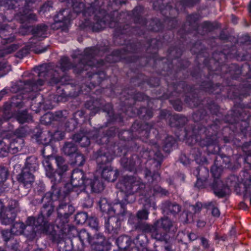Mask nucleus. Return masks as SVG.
I'll return each mask as SVG.
<instances>
[{"label": "nucleus", "mask_w": 251, "mask_h": 251, "mask_svg": "<svg viewBox=\"0 0 251 251\" xmlns=\"http://www.w3.org/2000/svg\"><path fill=\"white\" fill-rule=\"evenodd\" d=\"M213 63L217 82L224 87V95L216 98L222 100L226 98L242 100L251 92V56L247 52H241L235 46L230 50L224 49L212 53L210 61Z\"/></svg>", "instance_id": "1"}, {"label": "nucleus", "mask_w": 251, "mask_h": 251, "mask_svg": "<svg viewBox=\"0 0 251 251\" xmlns=\"http://www.w3.org/2000/svg\"><path fill=\"white\" fill-rule=\"evenodd\" d=\"M58 68L63 73L73 69V73L80 82L77 83L72 79L68 75L60 76L56 71H49L43 65L36 66L34 71L37 73L39 78H35L25 80L21 81L22 87L17 89L16 92L20 94H27V98H30V93L33 91H39L45 84V80L50 77L48 82V85L56 88V94L53 95V101L56 102H63L68 100L69 97H77L80 94H90L92 88L90 84L88 85V81L85 79V74L83 69L79 62L77 64L72 63L70 58L63 56L58 62Z\"/></svg>", "instance_id": "2"}, {"label": "nucleus", "mask_w": 251, "mask_h": 251, "mask_svg": "<svg viewBox=\"0 0 251 251\" xmlns=\"http://www.w3.org/2000/svg\"><path fill=\"white\" fill-rule=\"evenodd\" d=\"M117 132L121 148L126 149L121 159V164L126 170H136L141 165L143 159H149L158 168L163 160L164 156L160 151H154L153 147L158 148L161 138L159 131L149 123L136 120L129 130H119Z\"/></svg>", "instance_id": "3"}, {"label": "nucleus", "mask_w": 251, "mask_h": 251, "mask_svg": "<svg viewBox=\"0 0 251 251\" xmlns=\"http://www.w3.org/2000/svg\"><path fill=\"white\" fill-rule=\"evenodd\" d=\"M195 122H201V125L188 131L185 129V137L187 143L190 146L197 145L202 148L206 147L207 154L214 155V158L222 161L227 169H235L231 162V157L234 154L233 149L225 145L220 147L218 143L224 140V134L228 136L227 132L224 131L225 127H230L227 122H225L224 115L218 111L216 114L210 116L204 109H200L193 115Z\"/></svg>", "instance_id": "4"}, {"label": "nucleus", "mask_w": 251, "mask_h": 251, "mask_svg": "<svg viewBox=\"0 0 251 251\" xmlns=\"http://www.w3.org/2000/svg\"><path fill=\"white\" fill-rule=\"evenodd\" d=\"M189 32L185 24L179 28L174 44L167 50L166 57L159 56L158 50L163 44L161 39H146V52L139 55L142 70L150 68L152 74L151 77L158 78L160 82L162 75H168L175 78L180 75L181 70L187 69L191 64L188 59L179 58L185 50L186 35Z\"/></svg>", "instance_id": "5"}, {"label": "nucleus", "mask_w": 251, "mask_h": 251, "mask_svg": "<svg viewBox=\"0 0 251 251\" xmlns=\"http://www.w3.org/2000/svg\"><path fill=\"white\" fill-rule=\"evenodd\" d=\"M184 71L185 70H181V74L175 78L168 75L161 76V79L164 80L166 87H162L156 91L157 99L160 100L169 99L170 103L174 109L180 112L182 110L183 103L179 97L183 92L184 101L188 107H199V108L193 113L192 118L194 114L201 109H204L207 114L211 117L218 113L220 111V106L213 100L210 97H206L201 100L195 86L189 84L183 80L187 78V75L184 73Z\"/></svg>", "instance_id": "6"}, {"label": "nucleus", "mask_w": 251, "mask_h": 251, "mask_svg": "<svg viewBox=\"0 0 251 251\" xmlns=\"http://www.w3.org/2000/svg\"><path fill=\"white\" fill-rule=\"evenodd\" d=\"M193 54L196 55V62L198 64L193 66L190 70L191 76L195 79L199 86V90L215 95V98L224 95L222 92L224 87L215 79V71L210 69V66L215 68L213 63H211V50L205 47L201 41L198 40L190 49Z\"/></svg>", "instance_id": "7"}, {"label": "nucleus", "mask_w": 251, "mask_h": 251, "mask_svg": "<svg viewBox=\"0 0 251 251\" xmlns=\"http://www.w3.org/2000/svg\"><path fill=\"white\" fill-rule=\"evenodd\" d=\"M244 108L243 103H235L232 109L224 115L225 122H227L230 127H225L224 131L227 132L228 136L224 134L223 138L226 143L231 141L233 145L241 148L248 156L251 152V126L248 121L249 115Z\"/></svg>", "instance_id": "8"}, {"label": "nucleus", "mask_w": 251, "mask_h": 251, "mask_svg": "<svg viewBox=\"0 0 251 251\" xmlns=\"http://www.w3.org/2000/svg\"><path fill=\"white\" fill-rule=\"evenodd\" d=\"M54 160L57 167L56 170L52 166L49 159L47 158L43 162L46 176L50 181L52 185L51 190L46 193L42 197L43 205L38 214L39 215L50 221H53L55 217L54 202L67 196H64L63 187L60 188L58 184L60 183L68 170V165L62 156H57Z\"/></svg>", "instance_id": "9"}, {"label": "nucleus", "mask_w": 251, "mask_h": 251, "mask_svg": "<svg viewBox=\"0 0 251 251\" xmlns=\"http://www.w3.org/2000/svg\"><path fill=\"white\" fill-rule=\"evenodd\" d=\"M109 91V97H118L122 100V106L130 117L138 116L143 120H148L153 117L154 99L144 93L136 92L134 88L125 87L119 93L116 86L110 84L106 88L102 87L100 93Z\"/></svg>", "instance_id": "10"}, {"label": "nucleus", "mask_w": 251, "mask_h": 251, "mask_svg": "<svg viewBox=\"0 0 251 251\" xmlns=\"http://www.w3.org/2000/svg\"><path fill=\"white\" fill-rule=\"evenodd\" d=\"M127 51V49L124 48L115 49L110 54L106 55L104 59L97 60V65L101 67L102 70H104L106 63L123 62L129 66L130 72L133 74L129 80L131 85L140 87L142 90L145 88L146 85L151 88L158 87L160 85V79L158 78L149 77L142 73L143 70L140 66L139 55L126 56Z\"/></svg>", "instance_id": "11"}, {"label": "nucleus", "mask_w": 251, "mask_h": 251, "mask_svg": "<svg viewBox=\"0 0 251 251\" xmlns=\"http://www.w3.org/2000/svg\"><path fill=\"white\" fill-rule=\"evenodd\" d=\"M109 51L108 46H92L84 49L82 53L77 54L74 53L71 56L73 59H78V62L83 69L85 79L90 81L91 87L100 86L106 79L107 75L101 67H99L97 62L93 66L92 59L96 56L101 55Z\"/></svg>", "instance_id": "12"}, {"label": "nucleus", "mask_w": 251, "mask_h": 251, "mask_svg": "<svg viewBox=\"0 0 251 251\" xmlns=\"http://www.w3.org/2000/svg\"><path fill=\"white\" fill-rule=\"evenodd\" d=\"M33 0H25L21 5L17 0H8L4 3L5 7L8 9H13L17 12V19L22 24L20 27V32L23 34H26L29 31H31L34 38L44 39L46 37L48 26L45 24H40L35 27L31 25L32 22L37 21L36 14L30 13L32 10L33 7L30 5V3Z\"/></svg>", "instance_id": "13"}, {"label": "nucleus", "mask_w": 251, "mask_h": 251, "mask_svg": "<svg viewBox=\"0 0 251 251\" xmlns=\"http://www.w3.org/2000/svg\"><path fill=\"white\" fill-rule=\"evenodd\" d=\"M26 222L28 224L27 228L31 229L30 232L26 231V235L29 241L34 240L38 234L45 235L52 243L59 245L65 242L62 229H60L58 223L42 217L30 216L27 218Z\"/></svg>", "instance_id": "14"}, {"label": "nucleus", "mask_w": 251, "mask_h": 251, "mask_svg": "<svg viewBox=\"0 0 251 251\" xmlns=\"http://www.w3.org/2000/svg\"><path fill=\"white\" fill-rule=\"evenodd\" d=\"M128 224L137 230L144 233H150L152 239L156 241H167L168 233L176 230L173 221L169 218L163 216L154 221L152 224L139 222L136 216L129 213Z\"/></svg>", "instance_id": "15"}, {"label": "nucleus", "mask_w": 251, "mask_h": 251, "mask_svg": "<svg viewBox=\"0 0 251 251\" xmlns=\"http://www.w3.org/2000/svg\"><path fill=\"white\" fill-rule=\"evenodd\" d=\"M119 109L115 112L113 104L110 102H106L102 97L101 95L95 94L91 96L89 100H86L84 103L86 109L90 110V117H94L97 114L101 111L106 113L107 122L110 124H124V119L126 116L130 117L128 113L123 109L122 100H120Z\"/></svg>", "instance_id": "16"}, {"label": "nucleus", "mask_w": 251, "mask_h": 251, "mask_svg": "<svg viewBox=\"0 0 251 251\" xmlns=\"http://www.w3.org/2000/svg\"><path fill=\"white\" fill-rule=\"evenodd\" d=\"M154 10L159 11L165 17V22L169 29L178 25L177 16L180 10L191 7L200 3L201 0H149Z\"/></svg>", "instance_id": "17"}, {"label": "nucleus", "mask_w": 251, "mask_h": 251, "mask_svg": "<svg viewBox=\"0 0 251 251\" xmlns=\"http://www.w3.org/2000/svg\"><path fill=\"white\" fill-rule=\"evenodd\" d=\"M78 187L89 190L92 193H99L103 190L104 185L103 181L93 173L74 169L71 175V182L64 184V196H68L74 189Z\"/></svg>", "instance_id": "18"}, {"label": "nucleus", "mask_w": 251, "mask_h": 251, "mask_svg": "<svg viewBox=\"0 0 251 251\" xmlns=\"http://www.w3.org/2000/svg\"><path fill=\"white\" fill-rule=\"evenodd\" d=\"M145 163L147 165L151 164V167L150 169L146 168L144 170L145 178L147 180V184H145L146 195L142 196L144 197L145 202H148L150 206H155V203L154 201L155 196H166L168 192L157 184L160 180V175L157 171L161 166L157 168L153 162L149 163V159L146 160Z\"/></svg>", "instance_id": "19"}, {"label": "nucleus", "mask_w": 251, "mask_h": 251, "mask_svg": "<svg viewBox=\"0 0 251 251\" xmlns=\"http://www.w3.org/2000/svg\"><path fill=\"white\" fill-rule=\"evenodd\" d=\"M145 13V7L141 5H137L131 11H126L119 12L117 10L116 17L119 23L122 26H126V25L129 27L131 31H127L124 34L128 35H143L145 32L140 27L137 26H132L130 25V21L132 20L135 24L139 25L143 27L148 24V19L143 16Z\"/></svg>", "instance_id": "20"}, {"label": "nucleus", "mask_w": 251, "mask_h": 251, "mask_svg": "<svg viewBox=\"0 0 251 251\" xmlns=\"http://www.w3.org/2000/svg\"><path fill=\"white\" fill-rule=\"evenodd\" d=\"M118 131V129L116 126L110 127L102 132L98 129L94 130L95 141L98 145L104 147V149L101 147L99 150L109 152L113 156H122L126 149L120 148V144L114 141Z\"/></svg>", "instance_id": "21"}, {"label": "nucleus", "mask_w": 251, "mask_h": 251, "mask_svg": "<svg viewBox=\"0 0 251 251\" xmlns=\"http://www.w3.org/2000/svg\"><path fill=\"white\" fill-rule=\"evenodd\" d=\"M115 156L102 150H98L93 155V158L97 162L98 170L101 171V177L108 182H114L119 175L118 170H114L111 166V163Z\"/></svg>", "instance_id": "22"}, {"label": "nucleus", "mask_w": 251, "mask_h": 251, "mask_svg": "<svg viewBox=\"0 0 251 251\" xmlns=\"http://www.w3.org/2000/svg\"><path fill=\"white\" fill-rule=\"evenodd\" d=\"M116 14L117 10L115 9L109 13H105L102 17L95 15V23L90 25L92 30L94 32H99L102 30L106 26L110 28H114V39L117 35H120L129 31L128 25L122 26L118 23ZM129 31H130L129 30Z\"/></svg>", "instance_id": "23"}, {"label": "nucleus", "mask_w": 251, "mask_h": 251, "mask_svg": "<svg viewBox=\"0 0 251 251\" xmlns=\"http://www.w3.org/2000/svg\"><path fill=\"white\" fill-rule=\"evenodd\" d=\"M158 118L160 121L165 120L169 126L171 127H174L177 130L182 131V133L176 134L179 137L180 135H182L187 142V139L185 137L184 130L187 129L188 131L192 130L194 127L197 126L201 125V122H195L194 125H192L190 127H185V125L188 121V118L181 114H175L172 115L170 111L166 109H161L159 110Z\"/></svg>", "instance_id": "24"}, {"label": "nucleus", "mask_w": 251, "mask_h": 251, "mask_svg": "<svg viewBox=\"0 0 251 251\" xmlns=\"http://www.w3.org/2000/svg\"><path fill=\"white\" fill-rule=\"evenodd\" d=\"M57 126V129L54 130L53 132L48 131L46 134L42 131L37 132L34 136H35L37 142L39 144L44 146V148L41 150V153L43 156H46V150L47 149L52 150L53 142L59 141L63 139L65 137V132L60 131L58 128L60 127ZM47 157L45 158L43 160L49 159L50 163L52 164L50 155H47ZM43 161H42L43 162ZM52 166V165L51 164Z\"/></svg>", "instance_id": "25"}, {"label": "nucleus", "mask_w": 251, "mask_h": 251, "mask_svg": "<svg viewBox=\"0 0 251 251\" xmlns=\"http://www.w3.org/2000/svg\"><path fill=\"white\" fill-rule=\"evenodd\" d=\"M144 35L145 33L141 35L134 34L129 35L127 34L119 36L117 35L114 39V41L118 45L126 46V47H124V49H127L126 54L128 53H140L144 50L146 51V45L145 39L143 40H139L138 39L131 40L128 39V38L134 36L135 37H141L142 36H144Z\"/></svg>", "instance_id": "26"}, {"label": "nucleus", "mask_w": 251, "mask_h": 251, "mask_svg": "<svg viewBox=\"0 0 251 251\" xmlns=\"http://www.w3.org/2000/svg\"><path fill=\"white\" fill-rule=\"evenodd\" d=\"M68 112L66 118L59 123L58 127L62 128L65 131L70 132L74 131L78 126L88 123L91 125V119L89 113L86 114L84 111L78 110L73 114V117L67 120Z\"/></svg>", "instance_id": "27"}, {"label": "nucleus", "mask_w": 251, "mask_h": 251, "mask_svg": "<svg viewBox=\"0 0 251 251\" xmlns=\"http://www.w3.org/2000/svg\"><path fill=\"white\" fill-rule=\"evenodd\" d=\"M118 186H120L124 193H138L139 196L146 195V185L138 180L133 176L126 175L119 180Z\"/></svg>", "instance_id": "28"}, {"label": "nucleus", "mask_w": 251, "mask_h": 251, "mask_svg": "<svg viewBox=\"0 0 251 251\" xmlns=\"http://www.w3.org/2000/svg\"><path fill=\"white\" fill-rule=\"evenodd\" d=\"M16 216L17 214L15 212L9 210L1 217V223L4 225H12L11 230L13 235L24 234L29 240V237L26 235V231H31L30 229L27 228L28 224L26 222L25 224L23 222L14 223Z\"/></svg>", "instance_id": "29"}, {"label": "nucleus", "mask_w": 251, "mask_h": 251, "mask_svg": "<svg viewBox=\"0 0 251 251\" xmlns=\"http://www.w3.org/2000/svg\"><path fill=\"white\" fill-rule=\"evenodd\" d=\"M63 199L58 200L59 203L56 209L57 217L55 220V222L58 223L60 229H62V233L64 235L69 227V218L74 213L75 209L72 205L60 201V200Z\"/></svg>", "instance_id": "30"}, {"label": "nucleus", "mask_w": 251, "mask_h": 251, "mask_svg": "<svg viewBox=\"0 0 251 251\" xmlns=\"http://www.w3.org/2000/svg\"><path fill=\"white\" fill-rule=\"evenodd\" d=\"M67 3L70 4L75 16L82 13L84 17H89L95 15L99 10L100 6L87 4V6L82 1V0H67Z\"/></svg>", "instance_id": "31"}, {"label": "nucleus", "mask_w": 251, "mask_h": 251, "mask_svg": "<svg viewBox=\"0 0 251 251\" xmlns=\"http://www.w3.org/2000/svg\"><path fill=\"white\" fill-rule=\"evenodd\" d=\"M12 118L21 125L29 123L33 120L32 115L28 113L27 109L18 110L12 113L5 115L2 118H0V128L4 123L8 122Z\"/></svg>", "instance_id": "32"}, {"label": "nucleus", "mask_w": 251, "mask_h": 251, "mask_svg": "<svg viewBox=\"0 0 251 251\" xmlns=\"http://www.w3.org/2000/svg\"><path fill=\"white\" fill-rule=\"evenodd\" d=\"M105 231L111 235L109 237H116L121 226L122 222L126 219L123 216L120 217L114 215L104 216Z\"/></svg>", "instance_id": "33"}, {"label": "nucleus", "mask_w": 251, "mask_h": 251, "mask_svg": "<svg viewBox=\"0 0 251 251\" xmlns=\"http://www.w3.org/2000/svg\"><path fill=\"white\" fill-rule=\"evenodd\" d=\"M19 140L14 139L10 141L8 139H2L0 137V156L5 157L8 152L12 154L17 153L19 151V148H22L24 144H21Z\"/></svg>", "instance_id": "34"}, {"label": "nucleus", "mask_w": 251, "mask_h": 251, "mask_svg": "<svg viewBox=\"0 0 251 251\" xmlns=\"http://www.w3.org/2000/svg\"><path fill=\"white\" fill-rule=\"evenodd\" d=\"M67 114V110H59L52 112H47L41 117L40 121L42 125L52 126H59V123L64 120Z\"/></svg>", "instance_id": "35"}, {"label": "nucleus", "mask_w": 251, "mask_h": 251, "mask_svg": "<svg viewBox=\"0 0 251 251\" xmlns=\"http://www.w3.org/2000/svg\"><path fill=\"white\" fill-rule=\"evenodd\" d=\"M179 160L182 164L187 165L194 161L196 164H201L206 161L205 156L202 155V151L199 148H192L190 151V156L187 157L184 153H181Z\"/></svg>", "instance_id": "36"}, {"label": "nucleus", "mask_w": 251, "mask_h": 251, "mask_svg": "<svg viewBox=\"0 0 251 251\" xmlns=\"http://www.w3.org/2000/svg\"><path fill=\"white\" fill-rule=\"evenodd\" d=\"M94 251H109L111 244L102 233H96L92 237L90 244Z\"/></svg>", "instance_id": "37"}, {"label": "nucleus", "mask_w": 251, "mask_h": 251, "mask_svg": "<svg viewBox=\"0 0 251 251\" xmlns=\"http://www.w3.org/2000/svg\"><path fill=\"white\" fill-rule=\"evenodd\" d=\"M72 139L78 143L81 147H87L90 145L91 139L94 140V130L81 127L79 131L73 135Z\"/></svg>", "instance_id": "38"}, {"label": "nucleus", "mask_w": 251, "mask_h": 251, "mask_svg": "<svg viewBox=\"0 0 251 251\" xmlns=\"http://www.w3.org/2000/svg\"><path fill=\"white\" fill-rule=\"evenodd\" d=\"M201 18V14L198 12H193L186 16V22H184L180 26L181 27L183 24H185L187 29L190 30V32L186 35V40L184 42L185 47L186 45L188 44L187 37L189 34L191 33L193 31L200 33V25L198 23Z\"/></svg>", "instance_id": "39"}, {"label": "nucleus", "mask_w": 251, "mask_h": 251, "mask_svg": "<svg viewBox=\"0 0 251 251\" xmlns=\"http://www.w3.org/2000/svg\"><path fill=\"white\" fill-rule=\"evenodd\" d=\"M76 17L75 13L69 8H63L60 10L53 17L55 23H62L66 25L69 23Z\"/></svg>", "instance_id": "40"}, {"label": "nucleus", "mask_w": 251, "mask_h": 251, "mask_svg": "<svg viewBox=\"0 0 251 251\" xmlns=\"http://www.w3.org/2000/svg\"><path fill=\"white\" fill-rule=\"evenodd\" d=\"M17 180L20 185L26 189L29 188L34 181V176L33 173L27 171L26 168H23L17 176Z\"/></svg>", "instance_id": "41"}, {"label": "nucleus", "mask_w": 251, "mask_h": 251, "mask_svg": "<svg viewBox=\"0 0 251 251\" xmlns=\"http://www.w3.org/2000/svg\"><path fill=\"white\" fill-rule=\"evenodd\" d=\"M112 240L115 239V244L118 247L117 250H113V251H127V249L132 244V241L129 236L127 235H121L117 238V235L115 237H109Z\"/></svg>", "instance_id": "42"}, {"label": "nucleus", "mask_w": 251, "mask_h": 251, "mask_svg": "<svg viewBox=\"0 0 251 251\" xmlns=\"http://www.w3.org/2000/svg\"><path fill=\"white\" fill-rule=\"evenodd\" d=\"M127 213L126 203H125L122 201L117 200V201L112 204L110 215L116 216L119 217L123 216V218L126 219Z\"/></svg>", "instance_id": "43"}, {"label": "nucleus", "mask_w": 251, "mask_h": 251, "mask_svg": "<svg viewBox=\"0 0 251 251\" xmlns=\"http://www.w3.org/2000/svg\"><path fill=\"white\" fill-rule=\"evenodd\" d=\"M227 186L221 180L214 179L211 188L214 195L218 198H223L226 195V190Z\"/></svg>", "instance_id": "44"}, {"label": "nucleus", "mask_w": 251, "mask_h": 251, "mask_svg": "<svg viewBox=\"0 0 251 251\" xmlns=\"http://www.w3.org/2000/svg\"><path fill=\"white\" fill-rule=\"evenodd\" d=\"M145 26L147 27L149 31L154 32H161L164 27L163 22L157 18H153L148 20V24Z\"/></svg>", "instance_id": "45"}, {"label": "nucleus", "mask_w": 251, "mask_h": 251, "mask_svg": "<svg viewBox=\"0 0 251 251\" xmlns=\"http://www.w3.org/2000/svg\"><path fill=\"white\" fill-rule=\"evenodd\" d=\"M204 163H207V159L205 162L198 164L199 165L196 168L192 169L191 173L196 177L207 179L209 177V170L207 167L202 165Z\"/></svg>", "instance_id": "46"}, {"label": "nucleus", "mask_w": 251, "mask_h": 251, "mask_svg": "<svg viewBox=\"0 0 251 251\" xmlns=\"http://www.w3.org/2000/svg\"><path fill=\"white\" fill-rule=\"evenodd\" d=\"M224 168H227L225 166V164L222 161L218 160L214 158V164L211 166L210 172L214 179H218L221 176Z\"/></svg>", "instance_id": "47"}, {"label": "nucleus", "mask_w": 251, "mask_h": 251, "mask_svg": "<svg viewBox=\"0 0 251 251\" xmlns=\"http://www.w3.org/2000/svg\"><path fill=\"white\" fill-rule=\"evenodd\" d=\"M177 146V141L173 136H167L162 142V149L167 153H170Z\"/></svg>", "instance_id": "48"}, {"label": "nucleus", "mask_w": 251, "mask_h": 251, "mask_svg": "<svg viewBox=\"0 0 251 251\" xmlns=\"http://www.w3.org/2000/svg\"><path fill=\"white\" fill-rule=\"evenodd\" d=\"M100 211L102 213V216H108L111 215L112 204L108 202L105 198H100L98 202Z\"/></svg>", "instance_id": "49"}, {"label": "nucleus", "mask_w": 251, "mask_h": 251, "mask_svg": "<svg viewBox=\"0 0 251 251\" xmlns=\"http://www.w3.org/2000/svg\"><path fill=\"white\" fill-rule=\"evenodd\" d=\"M69 162L74 166H82L86 161L85 156L78 151L69 158Z\"/></svg>", "instance_id": "50"}, {"label": "nucleus", "mask_w": 251, "mask_h": 251, "mask_svg": "<svg viewBox=\"0 0 251 251\" xmlns=\"http://www.w3.org/2000/svg\"><path fill=\"white\" fill-rule=\"evenodd\" d=\"M62 151L69 158L78 151L77 146L73 142H66L62 149Z\"/></svg>", "instance_id": "51"}, {"label": "nucleus", "mask_w": 251, "mask_h": 251, "mask_svg": "<svg viewBox=\"0 0 251 251\" xmlns=\"http://www.w3.org/2000/svg\"><path fill=\"white\" fill-rule=\"evenodd\" d=\"M200 26L202 29V31L200 33L202 35L205 33L213 31L214 30L220 27V25L217 23H213L209 21H203Z\"/></svg>", "instance_id": "52"}, {"label": "nucleus", "mask_w": 251, "mask_h": 251, "mask_svg": "<svg viewBox=\"0 0 251 251\" xmlns=\"http://www.w3.org/2000/svg\"><path fill=\"white\" fill-rule=\"evenodd\" d=\"M38 166L36 157L31 156L26 158L25 167L23 168H26L27 171L33 174L38 169Z\"/></svg>", "instance_id": "53"}, {"label": "nucleus", "mask_w": 251, "mask_h": 251, "mask_svg": "<svg viewBox=\"0 0 251 251\" xmlns=\"http://www.w3.org/2000/svg\"><path fill=\"white\" fill-rule=\"evenodd\" d=\"M41 97L42 98V101L37 104V109L34 110L36 113H39L41 111H45L47 110L51 109L54 107V104H53L50 100L52 98H50V100H45L43 98V96H41Z\"/></svg>", "instance_id": "54"}, {"label": "nucleus", "mask_w": 251, "mask_h": 251, "mask_svg": "<svg viewBox=\"0 0 251 251\" xmlns=\"http://www.w3.org/2000/svg\"><path fill=\"white\" fill-rule=\"evenodd\" d=\"M163 206L165 210L174 216L181 210V206L179 204L170 201H165L163 203Z\"/></svg>", "instance_id": "55"}, {"label": "nucleus", "mask_w": 251, "mask_h": 251, "mask_svg": "<svg viewBox=\"0 0 251 251\" xmlns=\"http://www.w3.org/2000/svg\"><path fill=\"white\" fill-rule=\"evenodd\" d=\"M77 236L83 247H84L85 243L90 245L93 237L85 229H82L78 231Z\"/></svg>", "instance_id": "56"}, {"label": "nucleus", "mask_w": 251, "mask_h": 251, "mask_svg": "<svg viewBox=\"0 0 251 251\" xmlns=\"http://www.w3.org/2000/svg\"><path fill=\"white\" fill-rule=\"evenodd\" d=\"M149 205H150L149 203H148V202H145V203L144 205V208L137 212L136 216L139 222H146L144 221H146L149 219L150 212L147 209V208L151 207ZM152 207L153 208L154 207V206Z\"/></svg>", "instance_id": "57"}, {"label": "nucleus", "mask_w": 251, "mask_h": 251, "mask_svg": "<svg viewBox=\"0 0 251 251\" xmlns=\"http://www.w3.org/2000/svg\"><path fill=\"white\" fill-rule=\"evenodd\" d=\"M28 128L27 126H21L14 131V134L17 137L16 139L19 140V142H21L22 144H24L23 137L26 135Z\"/></svg>", "instance_id": "58"}, {"label": "nucleus", "mask_w": 251, "mask_h": 251, "mask_svg": "<svg viewBox=\"0 0 251 251\" xmlns=\"http://www.w3.org/2000/svg\"><path fill=\"white\" fill-rule=\"evenodd\" d=\"M9 173L8 170L4 166H0V195L3 192V183L6 180Z\"/></svg>", "instance_id": "59"}, {"label": "nucleus", "mask_w": 251, "mask_h": 251, "mask_svg": "<svg viewBox=\"0 0 251 251\" xmlns=\"http://www.w3.org/2000/svg\"><path fill=\"white\" fill-rule=\"evenodd\" d=\"M0 37L2 39L1 43L3 44L11 43L15 39L14 36H12L6 30L2 28L0 29Z\"/></svg>", "instance_id": "60"}, {"label": "nucleus", "mask_w": 251, "mask_h": 251, "mask_svg": "<svg viewBox=\"0 0 251 251\" xmlns=\"http://www.w3.org/2000/svg\"><path fill=\"white\" fill-rule=\"evenodd\" d=\"M148 243V239L145 234H142L140 235H138L136 239L134 240L133 243L132 244H134V246H139L142 248H146V246Z\"/></svg>", "instance_id": "61"}, {"label": "nucleus", "mask_w": 251, "mask_h": 251, "mask_svg": "<svg viewBox=\"0 0 251 251\" xmlns=\"http://www.w3.org/2000/svg\"><path fill=\"white\" fill-rule=\"evenodd\" d=\"M88 218L87 212H80L75 215V220L77 224L83 225L87 221Z\"/></svg>", "instance_id": "62"}, {"label": "nucleus", "mask_w": 251, "mask_h": 251, "mask_svg": "<svg viewBox=\"0 0 251 251\" xmlns=\"http://www.w3.org/2000/svg\"><path fill=\"white\" fill-rule=\"evenodd\" d=\"M174 225L176 228V230H175V231H174V232L171 231L168 233L169 239L167 240V241H160L161 242H163L165 244V245L162 247V251H176L172 249V246L169 244L171 236H174L175 233L177 231V228L176 225H175V224H174Z\"/></svg>", "instance_id": "63"}, {"label": "nucleus", "mask_w": 251, "mask_h": 251, "mask_svg": "<svg viewBox=\"0 0 251 251\" xmlns=\"http://www.w3.org/2000/svg\"><path fill=\"white\" fill-rule=\"evenodd\" d=\"M174 34L172 30H168L165 31L161 38L163 44L171 43L174 38Z\"/></svg>", "instance_id": "64"}]
</instances>
